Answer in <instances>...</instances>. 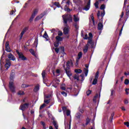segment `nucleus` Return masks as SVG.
Segmentation results:
<instances>
[{"label": "nucleus", "instance_id": "nucleus-2", "mask_svg": "<svg viewBox=\"0 0 129 129\" xmlns=\"http://www.w3.org/2000/svg\"><path fill=\"white\" fill-rule=\"evenodd\" d=\"M62 110L63 112L64 115V125H65V128L66 129H70L71 128V120H70L69 122L67 121V119H66V115L65 113H67V115L68 116H70L71 117V111H70V110H67V108L66 107H62Z\"/></svg>", "mask_w": 129, "mask_h": 129}, {"label": "nucleus", "instance_id": "nucleus-61", "mask_svg": "<svg viewBox=\"0 0 129 129\" xmlns=\"http://www.w3.org/2000/svg\"><path fill=\"white\" fill-rule=\"evenodd\" d=\"M58 35L60 37L63 35V33L60 31H59L58 32Z\"/></svg>", "mask_w": 129, "mask_h": 129}, {"label": "nucleus", "instance_id": "nucleus-42", "mask_svg": "<svg viewBox=\"0 0 129 129\" xmlns=\"http://www.w3.org/2000/svg\"><path fill=\"white\" fill-rule=\"evenodd\" d=\"M44 102L45 103H46V104H48V103H50V100L46 99V98H44Z\"/></svg>", "mask_w": 129, "mask_h": 129}, {"label": "nucleus", "instance_id": "nucleus-1", "mask_svg": "<svg viewBox=\"0 0 129 129\" xmlns=\"http://www.w3.org/2000/svg\"><path fill=\"white\" fill-rule=\"evenodd\" d=\"M63 23L64 24V28H63V33L65 35H67L69 33V27L67 25V22L72 23L73 20L72 16L69 14H66L62 16Z\"/></svg>", "mask_w": 129, "mask_h": 129}, {"label": "nucleus", "instance_id": "nucleus-11", "mask_svg": "<svg viewBox=\"0 0 129 129\" xmlns=\"http://www.w3.org/2000/svg\"><path fill=\"white\" fill-rule=\"evenodd\" d=\"M85 67L86 69H84V72L85 76H87V74H88V68L89 67V65L88 64H85Z\"/></svg>", "mask_w": 129, "mask_h": 129}, {"label": "nucleus", "instance_id": "nucleus-5", "mask_svg": "<svg viewBox=\"0 0 129 129\" xmlns=\"http://www.w3.org/2000/svg\"><path fill=\"white\" fill-rule=\"evenodd\" d=\"M91 0H84L85 2V7L83 9L84 11H89L90 9V3Z\"/></svg>", "mask_w": 129, "mask_h": 129}, {"label": "nucleus", "instance_id": "nucleus-53", "mask_svg": "<svg viewBox=\"0 0 129 129\" xmlns=\"http://www.w3.org/2000/svg\"><path fill=\"white\" fill-rule=\"evenodd\" d=\"M104 9H105V5H102L100 7V10H103V11H104Z\"/></svg>", "mask_w": 129, "mask_h": 129}, {"label": "nucleus", "instance_id": "nucleus-33", "mask_svg": "<svg viewBox=\"0 0 129 129\" xmlns=\"http://www.w3.org/2000/svg\"><path fill=\"white\" fill-rule=\"evenodd\" d=\"M34 18H35V15H32V14L31 17L29 19V22H30V23L33 22V21L34 20Z\"/></svg>", "mask_w": 129, "mask_h": 129}, {"label": "nucleus", "instance_id": "nucleus-16", "mask_svg": "<svg viewBox=\"0 0 129 129\" xmlns=\"http://www.w3.org/2000/svg\"><path fill=\"white\" fill-rule=\"evenodd\" d=\"M59 82H60V81H59L58 80H56L53 81L52 86H53V87H55L56 88L57 87V86H55V85H57L59 84Z\"/></svg>", "mask_w": 129, "mask_h": 129}, {"label": "nucleus", "instance_id": "nucleus-22", "mask_svg": "<svg viewBox=\"0 0 129 129\" xmlns=\"http://www.w3.org/2000/svg\"><path fill=\"white\" fill-rule=\"evenodd\" d=\"M55 39H56V41H57V42H60V41H62L63 40V38H62V37H60V36H57L56 37H55Z\"/></svg>", "mask_w": 129, "mask_h": 129}, {"label": "nucleus", "instance_id": "nucleus-50", "mask_svg": "<svg viewBox=\"0 0 129 129\" xmlns=\"http://www.w3.org/2000/svg\"><path fill=\"white\" fill-rule=\"evenodd\" d=\"M125 92L126 94V95H128L129 94V89L128 88H126L125 89Z\"/></svg>", "mask_w": 129, "mask_h": 129}, {"label": "nucleus", "instance_id": "nucleus-26", "mask_svg": "<svg viewBox=\"0 0 129 129\" xmlns=\"http://www.w3.org/2000/svg\"><path fill=\"white\" fill-rule=\"evenodd\" d=\"M38 12H39L38 9H35L34 11H33L32 15H34V17H36V15H37V14H38Z\"/></svg>", "mask_w": 129, "mask_h": 129}, {"label": "nucleus", "instance_id": "nucleus-27", "mask_svg": "<svg viewBox=\"0 0 129 129\" xmlns=\"http://www.w3.org/2000/svg\"><path fill=\"white\" fill-rule=\"evenodd\" d=\"M78 59L77 61H78V60H80V58H81V57H82V52H80L78 54Z\"/></svg>", "mask_w": 129, "mask_h": 129}, {"label": "nucleus", "instance_id": "nucleus-13", "mask_svg": "<svg viewBox=\"0 0 129 129\" xmlns=\"http://www.w3.org/2000/svg\"><path fill=\"white\" fill-rule=\"evenodd\" d=\"M88 48H89V43H88L85 46H84L83 51L84 53L85 54L87 53V51H88Z\"/></svg>", "mask_w": 129, "mask_h": 129}, {"label": "nucleus", "instance_id": "nucleus-54", "mask_svg": "<svg viewBox=\"0 0 129 129\" xmlns=\"http://www.w3.org/2000/svg\"><path fill=\"white\" fill-rule=\"evenodd\" d=\"M83 38L84 39V40H88V35H87V34H85Z\"/></svg>", "mask_w": 129, "mask_h": 129}, {"label": "nucleus", "instance_id": "nucleus-62", "mask_svg": "<svg viewBox=\"0 0 129 129\" xmlns=\"http://www.w3.org/2000/svg\"><path fill=\"white\" fill-rule=\"evenodd\" d=\"M97 16L98 19H99V17H100V11H98L97 14Z\"/></svg>", "mask_w": 129, "mask_h": 129}, {"label": "nucleus", "instance_id": "nucleus-25", "mask_svg": "<svg viewBox=\"0 0 129 129\" xmlns=\"http://www.w3.org/2000/svg\"><path fill=\"white\" fill-rule=\"evenodd\" d=\"M52 123H53L55 128L58 129V124H57V122H56V121H53Z\"/></svg>", "mask_w": 129, "mask_h": 129}, {"label": "nucleus", "instance_id": "nucleus-29", "mask_svg": "<svg viewBox=\"0 0 129 129\" xmlns=\"http://www.w3.org/2000/svg\"><path fill=\"white\" fill-rule=\"evenodd\" d=\"M59 51L61 52V53H62V54H64V51H65V49H64V47H59Z\"/></svg>", "mask_w": 129, "mask_h": 129}, {"label": "nucleus", "instance_id": "nucleus-6", "mask_svg": "<svg viewBox=\"0 0 129 129\" xmlns=\"http://www.w3.org/2000/svg\"><path fill=\"white\" fill-rule=\"evenodd\" d=\"M16 53L18 54L20 59H21V60H23V61H25V60H27V58L24 56V54H23V53L19 52V51H16Z\"/></svg>", "mask_w": 129, "mask_h": 129}, {"label": "nucleus", "instance_id": "nucleus-41", "mask_svg": "<svg viewBox=\"0 0 129 129\" xmlns=\"http://www.w3.org/2000/svg\"><path fill=\"white\" fill-rule=\"evenodd\" d=\"M96 83H97V79H94L92 82V84L93 85H95Z\"/></svg>", "mask_w": 129, "mask_h": 129}, {"label": "nucleus", "instance_id": "nucleus-56", "mask_svg": "<svg viewBox=\"0 0 129 129\" xmlns=\"http://www.w3.org/2000/svg\"><path fill=\"white\" fill-rule=\"evenodd\" d=\"M91 20L93 22V24L94 26H95V21H94V17L93 16L91 17Z\"/></svg>", "mask_w": 129, "mask_h": 129}, {"label": "nucleus", "instance_id": "nucleus-14", "mask_svg": "<svg viewBox=\"0 0 129 129\" xmlns=\"http://www.w3.org/2000/svg\"><path fill=\"white\" fill-rule=\"evenodd\" d=\"M45 16L44 14H41L39 16H37L34 20L35 22H37V21H39V20H41L43 17Z\"/></svg>", "mask_w": 129, "mask_h": 129}, {"label": "nucleus", "instance_id": "nucleus-19", "mask_svg": "<svg viewBox=\"0 0 129 129\" xmlns=\"http://www.w3.org/2000/svg\"><path fill=\"white\" fill-rule=\"evenodd\" d=\"M11 62L10 61L7 62L5 64V68H6V70H8V69H9L10 67H11Z\"/></svg>", "mask_w": 129, "mask_h": 129}, {"label": "nucleus", "instance_id": "nucleus-40", "mask_svg": "<svg viewBox=\"0 0 129 129\" xmlns=\"http://www.w3.org/2000/svg\"><path fill=\"white\" fill-rule=\"evenodd\" d=\"M54 47H56V48L58 47L59 46V42L56 41L54 43Z\"/></svg>", "mask_w": 129, "mask_h": 129}, {"label": "nucleus", "instance_id": "nucleus-4", "mask_svg": "<svg viewBox=\"0 0 129 129\" xmlns=\"http://www.w3.org/2000/svg\"><path fill=\"white\" fill-rule=\"evenodd\" d=\"M29 105H30L29 103H25L22 105H21L20 107H19V109H20V110L22 111V112L25 111V110H26V109H27V108H28V107H29ZM23 116L24 118V119H26V116H25V114H24V112H23Z\"/></svg>", "mask_w": 129, "mask_h": 129}, {"label": "nucleus", "instance_id": "nucleus-49", "mask_svg": "<svg viewBox=\"0 0 129 129\" xmlns=\"http://www.w3.org/2000/svg\"><path fill=\"white\" fill-rule=\"evenodd\" d=\"M105 15V11L103 10V12L101 13V17H102V18H103Z\"/></svg>", "mask_w": 129, "mask_h": 129}, {"label": "nucleus", "instance_id": "nucleus-32", "mask_svg": "<svg viewBox=\"0 0 129 129\" xmlns=\"http://www.w3.org/2000/svg\"><path fill=\"white\" fill-rule=\"evenodd\" d=\"M40 123H41V124H42V125H43V129H46V128H47V127H46V126H45L46 124H45V122L41 121L40 122Z\"/></svg>", "mask_w": 129, "mask_h": 129}, {"label": "nucleus", "instance_id": "nucleus-58", "mask_svg": "<svg viewBox=\"0 0 129 129\" xmlns=\"http://www.w3.org/2000/svg\"><path fill=\"white\" fill-rule=\"evenodd\" d=\"M89 122H90V120L89 119V118H88L86 119V125H87V124H88Z\"/></svg>", "mask_w": 129, "mask_h": 129}, {"label": "nucleus", "instance_id": "nucleus-15", "mask_svg": "<svg viewBox=\"0 0 129 129\" xmlns=\"http://www.w3.org/2000/svg\"><path fill=\"white\" fill-rule=\"evenodd\" d=\"M98 29L99 31H102L103 30V24L101 23H99L98 24Z\"/></svg>", "mask_w": 129, "mask_h": 129}, {"label": "nucleus", "instance_id": "nucleus-47", "mask_svg": "<svg viewBox=\"0 0 129 129\" xmlns=\"http://www.w3.org/2000/svg\"><path fill=\"white\" fill-rule=\"evenodd\" d=\"M74 26L76 28V30H77V29H78V28L79 27V26L78 23L77 22H76V23H75Z\"/></svg>", "mask_w": 129, "mask_h": 129}, {"label": "nucleus", "instance_id": "nucleus-59", "mask_svg": "<svg viewBox=\"0 0 129 129\" xmlns=\"http://www.w3.org/2000/svg\"><path fill=\"white\" fill-rule=\"evenodd\" d=\"M54 50H55L56 53H59V51H60L59 48H55L54 49Z\"/></svg>", "mask_w": 129, "mask_h": 129}, {"label": "nucleus", "instance_id": "nucleus-12", "mask_svg": "<svg viewBox=\"0 0 129 129\" xmlns=\"http://www.w3.org/2000/svg\"><path fill=\"white\" fill-rule=\"evenodd\" d=\"M8 58L10 59V60H12V61H15L16 60V57L12 53L9 54Z\"/></svg>", "mask_w": 129, "mask_h": 129}, {"label": "nucleus", "instance_id": "nucleus-63", "mask_svg": "<svg viewBox=\"0 0 129 129\" xmlns=\"http://www.w3.org/2000/svg\"><path fill=\"white\" fill-rule=\"evenodd\" d=\"M51 95L49 94V95H47V96H45L44 97V98H50V97H51Z\"/></svg>", "mask_w": 129, "mask_h": 129}, {"label": "nucleus", "instance_id": "nucleus-51", "mask_svg": "<svg viewBox=\"0 0 129 129\" xmlns=\"http://www.w3.org/2000/svg\"><path fill=\"white\" fill-rule=\"evenodd\" d=\"M98 5H99V3H98V1H97V2L95 3V8H96V9H98Z\"/></svg>", "mask_w": 129, "mask_h": 129}, {"label": "nucleus", "instance_id": "nucleus-31", "mask_svg": "<svg viewBox=\"0 0 129 129\" xmlns=\"http://www.w3.org/2000/svg\"><path fill=\"white\" fill-rule=\"evenodd\" d=\"M34 45H35V48H37V47H38V39H35Z\"/></svg>", "mask_w": 129, "mask_h": 129}, {"label": "nucleus", "instance_id": "nucleus-30", "mask_svg": "<svg viewBox=\"0 0 129 129\" xmlns=\"http://www.w3.org/2000/svg\"><path fill=\"white\" fill-rule=\"evenodd\" d=\"M74 79L76 80H79V75L76 74L74 76Z\"/></svg>", "mask_w": 129, "mask_h": 129}, {"label": "nucleus", "instance_id": "nucleus-28", "mask_svg": "<svg viewBox=\"0 0 129 129\" xmlns=\"http://www.w3.org/2000/svg\"><path fill=\"white\" fill-rule=\"evenodd\" d=\"M79 110L80 112H81V113H83V112H84V109H83L82 106L79 107Z\"/></svg>", "mask_w": 129, "mask_h": 129}, {"label": "nucleus", "instance_id": "nucleus-37", "mask_svg": "<svg viewBox=\"0 0 129 129\" xmlns=\"http://www.w3.org/2000/svg\"><path fill=\"white\" fill-rule=\"evenodd\" d=\"M76 117L78 119H79V118H80V117H81V115L80 113H78L76 114Z\"/></svg>", "mask_w": 129, "mask_h": 129}, {"label": "nucleus", "instance_id": "nucleus-8", "mask_svg": "<svg viewBox=\"0 0 129 129\" xmlns=\"http://www.w3.org/2000/svg\"><path fill=\"white\" fill-rule=\"evenodd\" d=\"M64 70L66 72V74L68 75V77L70 78V79H71V78L70 77L72 75V73H71V71L70 70V68H64Z\"/></svg>", "mask_w": 129, "mask_h": 129}, {"label": "nucleus", "instance_id": "nucleus-48", "mask_svg": "<svg viewBox=\"0 0 129 129\" xmlns=\"http://www.w3.org/2000/svg\"><path fill=\"white\" fill-rule=\"evenodd\" d=\"M75 93H76V95H78V94L79 93V91H80V90L79 89H78L77 90H76V89L75 90Z\"/></svg>", "mask_w": 129, "mask_h": 129}, {"label": "nucleus", "instance_id": "nucleus-23", "mask_svg": "<svg viewBox=\"0 0 129 129\" xmlns=\"http://www.w3.org/2000/svg\"><path fill=\"white\" fill-rule=\"evenodd\" d=\"M29 52H30V53L32 54V55L34 56V57H37V55L36 54V53H35V51L34 50V49H30L29 50Z\"/></svg>", "mask_w": 129, "mask_h": 129}, {"label": "nucleus", "instance_id": "nucleus-57", "mask_svg": "<svg viewBox=\"0 0 129 129\" xmlns=\"http://www.w3.org/2000/svg\"><path fill=\"white\" fill-rule=\"evenodd\" d=\"M86 94L88 96L89 95L91 94V90H88L86 92Z\"/></svg>", "mask_w": 129, "mask_h": 129}, {"label": "nucleus", "instance_id": "nucleus-44", "mask_svg": "<svg viewBox=\"0 0 129 129\" xmlns=\"http://www.w3.org/2000/svg\"><path fill=\"white\" fill-rule=\"evenodd\" d=\"M70 64H72V62H70L69 61L67 62V68H69V67H70Z\"/></svg>", "mask_w": 129, "mask_h": 129}, {"label": "nucleus", "instance_id": "nucleus-60", "mask_svg": "<svg viewBox=\"0 0 129 129\" xmlns=\"http://www.w3.org/2000/svg\"><path fill=\"white\" fill-rule=\"evenodd\" d=\"M61 93L62 95H63V96H66V97L67 96V93L65 92H62Z\"/></svg>", "mask_w": 129, "mask_h": 129}, {"label": "nucleus", "instance_id": "nucleus-39", "mask_svg": "<svg viewBox=\"0 0 129 129\" xmlns=\"http://www.w3.org/2000/svg\"><path fill=\"white\" fill-rule=\"evenodd\" d=\"M18 95H24L25 94V93L24 91H19L18 93Z\"/></svg>", "mask_w": 129, "mask_h": 129}, {"label": "nucleus", "instance_id": "nucleus-43", "mask_svg": "<svg viewBox=\"0 0 129 129\" xmlns=\"http://www.w3.org/2000/svg\"><path fill=\"white\" fill-rule=\"evenodd\" d=\"M29 86H30L27 85H26V84H22V85H21L22 88H27V87H29Z\"/></svg>", "mask_w": 129, "mask_h": 129}, {"label": "nucleus", "instance_id": "nucleus-55", "mask_svg": "<svg viewBox=\"0 0 129 129\" xmlns=\"http://www.w3.org/2000/svg\"><path fill=\"white\" fill-rule=\"evenodd\" d=\"M124 15V13L123 12H122L121 16H120V19L119 20V22L121 21V18L123 17Z\"/></svg>", "mask_w": 129, "mask_h": 129}, {"label": "nucleus", "instance_id": "nucleus-10", "mask_svg": "<svg viewBox=\"0 0 129 129\" xmlns=\"http://www.w3.org/2000/svg\"><path fill=\"white\" fill-rule=\"evenodd\" d=\"M6 50L7 52H11V48H10V43L9 41H7L5 44Z\"/></svg>", "mask_w": 129, "mask_h": 129}, {"label": "nucleus", "instance_id": "nucleus-21", "mask_svg": "<svg viewBox=\"0 0 129 129\" xmlns=\"http://www.w3.org/2000/svg\"><path fill=\"white\" fill-rule=\"evenodd\" d=\"M39 89H40V86L39 85H37L34 89V92H37V91H39Z\"/></svg>", "mask_w": 129, "mask_h": 129}, {"label": "nucleus", "instance_id": "nucleus-64", "mask_svg": "<svg viewBox=\"0 0 129 129\" xmlns=\"http://www.w3.org/2000/svg\"><path fill=\"white\" fill-rule=\"evenodd\" d=\"M124 124L125 125H126L127 127H128V126H129V122H125L124 123Z\"/></svg>", "mask_w": 129, "mask_h": 129}, {"label": "nucleus", "instance_id": "nucleus-18", "mask_svg": "<svg viewBox=\"0 0 129 129\" xmlns=\"http://www.w3.org/2000/svg\"><path fill=\"white\" fill-rule=\"evenodd\" d=\"M52 73L54 76H60V70H56L55 73L54 71H52Z\"/></svg>", "mask_w": 129, "mask_h": 129}, {"label": "nucleus", "instance_id": "nucleus-7", "mask_svg": "<svg viewBox=\"0 0 129 129\" xmlns=\"http://www.w3.org/2000/svg\"><path fill=\"white\" fill-rule=\"evenodd\" d=\"M29 30V27H25L22 31L21 32L20 36H19V40H22V38H23V36H24V34L27 32Z\"/></svg>", "mask_w": 129, "mask_h": 129}, {"label": "nucleus", "instance_id": "nucleus-46", "mask_svg": "<svg viewBox=\"0 0 129 129\" xmlns=\"http://www.w3.org/2000/svg\"><path fill=\"white\" fill-rule=\"evenodd\" d=\"M124 83L125 85H128L129 84V80L128 79L125 80Z\"/></svg>", "mask_w": 129, "mask_h": 129}, {"label": "nucleus", "instance_id": "nucleus-34", "mask_svg": "<svg viewBox=\"0 0 129 129\" xmlns=\"http://www.w3.org/2000/svg\"><path fill=\"white\" fill-rule=\"evenodd\" d=\"M99 77V72H97L95 74V79H98Z\"/></svg>", "mask_w": 129, "mask_h": 129}, {"label": "nucleus", "instance_id": "nucleus-20", "mask_svg": "<svg viewBox=\"0 0 129 129\" xmlns=\"http://www.w3.org/2000/svg\"><path fill=\"white\" fill-rule=\"evenodd\" d=\"M41 75L44 80L46 78V76L47 75V73H46V71H43L42 72Z\"/></svg>", "mask_w": 129, "mask_h": 129}, {"label": "nucleus", "instance_id": "nucleus-17", "mask_svg": "<svg viewBox=\"0 0 129 129\" xmlns=\"http://www.w3.org/2000/svg\"><path fill=\"white\" fill-rule=\"evenodd\" d=\"M79 17H78V15H74V21L75 23H78L79 22Z\"/></svg>", "mask_w": 129, "mask_h": 129}, {"label": "nucleus", "instance_id": "nucleus-52", "mask_svg": "<svg viewBox=\"0 0 129 129\" xmlns=\"http://www.w3.org/2000/svg\"><path fill=\"white\" fill-rule=\"evenodd\" d=\"M45 106H46V104H45V103H43L41 106H40L39 109H43V108H44Z\"/></svg>", "mask_w": 129, "mask_h": 129}, {"label": "nucleus", "instance_id": "nucleus-45", "mask_svg": "<svg viewBox=\"0 0 129 129\" xmlns=\"http://www.w3.org/2000/svg\"><path fill=\"white\" fill-rule=\"evenodd\" d=\"M64 11L66 12H70V9L67 8V5L64 7Z\"/></svg>", "mask_w": 129, "mask_h": 129}, {"label": "nucleus", "instance_id": "nucleus-3", "mask_svg": "<svg viewBox=\"0 0 129 129\" xmlns=\"http://www.w3.org/2000/svg\"><path fill=\"white\" fill-rule=\"evenodd\" d=\"M15 78V71L12 70L10 75V81L9 82V88L13 93L16 92V87L14 84V79Z\"/></svg>", "mask_w": 129, "mask_h": 129}, {"label": "nucleus", "instance_id": "nucleus-36", "mask_svg": "<svg viewBox=\"0 0 129 129\" xmlns=\"http://www.w3.org/2000/svg\"><path fill=\"white\" fill-rule=\"evenodd\" d=\"M75 72L76 73H81L82 72V70L80 69H76L75 70Z\"/></svg>", "mask_w": 129, "mask_h": 129}, {"label": "nucleus", "instance_id": "nucleus-38", "mask_svg": "<svg viewBox=\"0 0 129 129\" xmlns=\"http://www.w3.org/2000/svg\"><path fill=\"white\" fill-rule=\"evenodd\" d=\"M3 64H4V62H3V60L1 59L0 61V65H1V70L3 72Z\"/></svg>", "mask_w": 129, "mask_h": 129}, {"label": "nucleus", "instance_id": "nucleus-24", "mask_svg": "<svg viewBox=\"0 0 129 129\" xmlns=\"http://www.w3.org/2000/svg\"><path fill=\"white\" fill-rule=\"evenodd\" d=\"M43 38H45V39H46V41H49V39H48L49 37L48 36V34L46 32L44 33V34L43 35Z\"/></svg>", "mask_w": 129, "mask_h": 129}, {"label": "nucleus", "instance_id": "nucleus-35", "mask_svg": "<svg viewBox=\"0 0 129 129\" xmlns=\"http://www.w3.org/2000/svg\"><path fill=\"white\" fill-rule=\"evenodd\" d=\"M97 98H98V94H96L95 96H94V98H93V101H94V102H96V99H97Z\"/></svg>", "mask_w": 129, "mask_h": 129}, {"label": "nucleus", "instance_id": "nucleus-9", "mask_svg": "<svg viewBox=\"0 0 129 129\" xmlns=\"http://www.w3.org/2000/svg\"><path fill=\"white\" fill-rule=\"evenodd\" d=\"M93 37V35H92V33H89V37H88V43L89 44H92V38Z\"/></svg>", "mask_w": 129, "mask_h": 129}]
</instances>
